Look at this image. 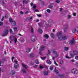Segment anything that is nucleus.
I'll return each instance as SVG.
<instances>
[{
    "mask_svg": "<svg viewBox=\"0 0 78 78\" xmlns=\"http://www.w3.org/2000/svg\"><path fill=\"white\" fill-rule=\"evenodd\" d=\"M62 32L61 31L60 32H58L57 34V36L58 37L59 41H62V39L64 40H67V37L66 35L63 36L62 37Z\"/></svg>",
    "mask_w": 78,
    "mask_h": 78,
    "instance_id": "1",
    "label": "nucleus"
},
{
    "mask_svg": "<svg viewBox=\"0 0 78 78\" xmlns=\"http://www.w3.org/2000/svg\"><path fill=\"white\" fill-rule=\"evenodd\" d=\"M9 21L11 23H12L13 26H16V22L15 21H12V19L11 18H9Z\"/></svg>",
    "mask_w": 78,
    "mask_h": 78,
    "instance_id": "2",
    "label": "nucleus"
},
{
    "mask_svg": "<svg viewBox=\"0 0 78 78\" xmlns=\"http://www.w3.org/2000/svg\"><path fill=\"white\" fill-rule=\"evenodd\" d=\"M14 62L15 63V64L14 65V67L16 69V68H18L19 67V65H18V61H17V60H15L14 61Z\"/></svg>",
    "mask_w": 78,
    "mask_h": 78,
    "instance_id": "3",
    "label": "nucleus"
},
{
    "mask_svg": "<svg viewBox=\"0 0 78 78\" xmlns=\"http://www.w3.org/2000/svg\"><path fill=\"white\" fill-rule=\"evenodd\" d=\"M31 40L32 42H35L36 40V36L35 35H32Z\"/></svg>",
    "mask_w": 78,
    "mask_h": 78,
    "instance_id": "4",
    "label": "nucleus"
},
{
    "mask_svg": "<svg viewBox=\"0 0 78 78\" xmlns=\"http://www.w3.org/2000/svg\"><path fill=\"white\" fill-rule=\"evenodd\" d=\"M71 72L73 73V74H76L78 72V71H77V69H73L71 70Z\"/></svg>",
    "mask_w": 78,
    "mask_h": 78,
    "instance_id": "5",
    "label": "nucleus"
},
{
    "mask_svg": "<svg viewBox=\"0 0 78 78\" xmlns=\"http://www.w3.org/2000/svg\"><path fill=\"white\" fill-rule=\"evenodd\" d=\"M8 30L7 29H6L5 30L4 32V33L3 34H2V36H5L6 35H8Z\"/></svg>",
    "mask_w": 78,
    "mask_h": 78,
    "instance_id": "6",
    "label": "nucleus"
},
{
    "mask_svg": "<svg viewBox=\"0 0 78 78\" xmlns=\"http://www.w3.org/2000/svg\"><path fill=\"white\" fill-rule=\"evenodd\" d=\"M78 32V27H76L73 30L72 33H75Z\"/></svg>",
    "mask_w": 78,
    "mask_h": 78,
    "instance_id": "7",
    "label": "nucleus"
},
{
    "mask_svg": "<svg viewBox=\"0 0 78 78\" xmlns=\"http://www.w3.org/2000/svg\"><path fill=\"white\" fill-rule=\"evenodd\" d=\"M75 39L74 38H73L72 40L70 41L69 44L72 45H73V44H74V43L75 42Z\"/></svg>",
    "mask_w": 78,
    "mask_h": 78,
    "instance_id": "8",
    "label": "nucleus"
},
{
    "mask_svg": "<svg viewBox=\"0 0 78 78\" xmlns=\"http://www.w3.org/2000/svg\"><path fill=\"white\" fill-rule=\"evenodd\" d=\"M45 49V47L44 46H41L40 49V51H43Z\"/></svg>",
    "mask_w": 78,
    "mask_h": 78,
    "instance_id": "9",
    "label": "nucleus"
},
{
    "mask_svg": "<svg viewBox=\"0 0 78 78\" xmlns=\"http://www.w3.org/2000/svg\"><path fill=\"white\" fill-rule=\"evenodd\" d=\"M29 0H24L23 1V5L24 4H28V3Z\"/></svg>",
    "mask_w": 78,
    "mask_h": 78,
    "instance_id": "10",
    "label": "nucleus"
},
{
    "mask_svg": "<svg viewBox=\"0 0 78 78\" xmlns=\"http://www.w3.org/2000/svg\"><path fill=\"white\" fill-rule=\"evenodd\" d=\"M73 53L74 55H78V52L76 51H73Z\"/></svg>",
    "mask_w": 78,
    "mask_h": 78,
    "instance_id": "11",
    "label": "nucleus"
},
{
    "mask_svg": "<svg viewBox=\"0 0 78 78\" xmlns=\"http://www.w3.org/2000/svg\"><path fill=\"white\" fill-rule=\"evenodd\" d=\"M22 66L23 67L25 68V69H26V70H28V69H27V65H25V64H23V63L22 64Z\"/></svg>",
    "mask_w": 78,
    "mask_h": 78,
    "instance_id": "12",
    "label": "nucleus"
},
{
    "mask_svg": "<svg viewBox=\"0 0 78 78\" xmlns=\"http://www.w3.org/2000/svg\"><path fill=\"white\" fill-rule=\"evenodd\" d=\"M10 74L12 75H14L15 74V71L13 70L11 71L10 73Z\"/></svg>",
    "mask_w": 78,
    "mask_h": 78,
    "instance_id": "13",
    "label": "nucleus"
},
{
    "mask_svg": "<svg viewBox=\"0 0 78 78\" xmlns=\"http://www.w3.org/2000/svg\"><path fill=\"white\" fill-rule=\"evenodd\" d=\"M53 53L55 54L56 57H58V53L55 51H53Z\"/></svg>",
    "mask_w": 78,
    "mask_h": 78,
    "instance_id": "14",
    "label": "nucleus"
},
{
    "mask_svg": "<svg viewBox=\"0 0 78 78\" xmlns=\"http://www.w3.org/2000/svg\"><path fill=\"white\" fill-rule=\"evenodd\" d=\"M44 75H47L48 74V71H45L44 72Z\"/></svg>",
    "mask_w": 78,
    "mask_h": 78,
    "instance_id": "15",
    "label": "nucleus"
},
{
    "mask_svg": "<svg viewBox=\"0 0 78 78\" xmlns=\"http://www.w3.org/2000/svg\"><path fill=\"white\" fill-rule=\"evenodd\" d=\"M31 49H30L29 48H27L26 50V52L27 53H29V52H30V51H31Z\"/></svg>",
    "mask_w": 78,
    "mask_h": 78,
    "instance_id": "16",
    "label": "nucleus"
},
{
    "mask_svg": "<svg viewBox=\"0 0 78 78\" xmlns=\"http://www.w3.org/2000/svg\"><path fill=\"white\" fill-rule=\"evenodd\" d=\"M14 39H15V37L14 36H12L10 37V39L11 41H14Z\"/></svg>",
    "mask_w": 78,
    "mask_h": 78,
    "instance_id": "17",
    "label": "nucleus"
},
{
    "mask_svg": "<svg viewBox=\"0 0 78 78\" xmlns=\"http://www.w3.org/2000/svg\"><path fill=\"white\" fill-rule=\"evenodd\" d=\"M68 28H69V27H68V25L67 24L66 27L64 29V32H65H65H66V31H67V30L66 29H67Z\"/></svg>",
    "mask_w": 78,
    "mask_h": 78,
    "instance_id": "18",
    "label": "nucleus"
},
{
    "mask_svg": "<svg viewBox=\"0 0 78 78\" xmlns=\"http://www.w3.org/2000/svg\"><path fill=\"white\" fill-rule=\"evenodd\" d=\"M29 56L30 57V58H33V57H34V54L33 53L30 54Z\"/></svg>",
    "mask_w": 78,
    "mask_h": 78,
    "instance_id": "19",
    "label": "nucleus"
},
{
    "mask_svg": "<svg viewBox=\"0 0 78 78\" xmlns=\"http://www.w3.org/2000/svg\"><path fill=\"white\" fill-rule=\"evenodd\" d=\"M46 62H47V64H51V61H50V60H47Z\"/></svg>",
    "mask_w": 78,
    "mask_h": 78,
    "instance_id": "20",
    "label": "nucleus"
},
{
    "mask_svg": "<svg viewBox=\"0 0 78 78\" xmlns=\"http://www.w3.org/2000/svg\"><path fill=\"white\" fill-rule=\"evenodd\" d=\"M50 36L51 37H52L53 39L55 38V35H54V34H53V33H52L50 35Z\"/></svg>",
    "mask_w": 78,
    "mask_h": 78,
    "instance_id": "21",
    "label": "nucleus"
},
{
    "mask_svg": "<svg viewBox=\"0 0 78 78\" xmlns=\"http://www.w3.org/2000/svg\"><path fill=\"white\" fill-rule=\"evenodd\" d=\"M13 28L14 29V31H17V28L16 27H13Z\"/></svg>",
    "mask_w": 78,
    "mask_h": 78,
    "instance_id": "22",
    "label": "nucleus"
},
{
    "mask_svg": "<svg viewBox=\"0 0 78 78\" xmlns=\"http://www.w3.org/2000/svg\"><path fill=\"white\" fill-rule=\"evenodd\" d=\"M38 31H39V33H42V29L40 28V29H38Z\"/></svg>",
    "mask_w": 78,
    "mask_h": 78,
    "instance_id": "23",
    "label": "nucleus"
},
{
    "mask_svg": "<svg viewBox=\"0 0 78 78\" xmlns=\"http://www.w3.org/2000/svg\"><path fill=\"white\" fill-rule=\"evenodd\" d=\"M58 76H59L60 78H61V77L64 76V75L63 74L61 75V74H59L58 75Z\"/></svg>",
    "mask_w": 78,
    "mask_h": 78,
    "instance_id": "24",
    "label": "nucleus"
},
{
    "mask_svg": "<svg viewBox=\"0 0 78 78\" xmlns=\"http://www.w3.org/2000/svg\"><path fill=\"white\" fill-rule=\"evenodd\" d=\"M74 55H75L73 54H71L70 55V57H71L70 58H73L74 57Z\"/></svg>",
    "mask_w": 78,
    "mask_h": 78,
    "instance_id": "25",
    "label": "nucleus"
},
{
    "mask_svg": "<svg viewBox=\"0 0 78 78\" xmlns=\"http://www.w3.org/2000/svg\"><path fill=\"white\" fill-rule=\"evenodd\" d=\"M0 3L1 5H2L4 3V2H3V0H0Z\"/></svg>",
    "mask_w": 78,
    "mask_h": 78,
    "instance_id": "26",
    "label": "nucleus"
},
{
    "mask_svg": "<svg viewBox=\"0 0 78 78\" xmlns=\"http://www.w3.org/2000/svg\"><path fill=\"white\" fill-rule=\"evenodd\" d=\"M44 37H45V38H47V39H48L49 37H48V36L47 34L45 35Z\"/></svg>",
    "mask_w": 78,
    "mask_h": 78,
    "instance_id": "27",
    "label": "nucleus"
},
{
    "mask_svg": "<svg viewBox=\"0 0 78 78\" xmlns=\"http://www.w3.org/2000/svg\"><path fill=\"white\" fill-rule=\"evenodd\" d=\"M64 50L66 51H67L69 50V48L68 47H65L64 48Z\"/></svg>",
    "mask_w": 78,
    "mask_h": 78,
    "instance_id": "28",
    "label": "nucleus"
},
{
    "mask_svg": "<svg viewBox=\"0 0 78 78\" xmlns=\"http://www.w3.org/2000/svg\"><path fill=\"white\" fill-rule=\"evenodd\" d=\"M53 6L52 5H50L48 6V8H52Z\"/></svg>",
    "mask_w": 78,
    "mask_h": 78,
    "instance_id": "29",
    "label": "nucleus"
},
{
    "mask_svg": "<svg viewBox=\"0 0 78 78\" xmlns=\"http://www.w3.org/2000/svg\"><path fill=\"white\" fill-rule=\"evenodd\" d=\"M35 63L37 64H39V61L37 59L36 60H35Z\"/></svg>",
    "mask_w": 78,
    "mask_h": 78,
    "instance_id": "30",
    "label": "nucleus"
},
{
    "mask_svg": "<svg viewBox=\"0 0 78 78\" xmlns=\"http://www.w3.org/2000/svg\"><path fill=\"white\" fill-rule=\"evenodd\" d=\"M31 32L32 33H34V29H33V27L31 28Z\"/></svg>",
    "mask_w": 78,
    "mask_h": 78,
    "instance_id": "31",
    "label": "nucleus"
},
{
    "mask_svg": "<svg viewBox=\"0 0 78 78\" xmlns=\"http://www.w3.org/2000/svg\"><path fill=\"white\" fill-rule=\"evenodd\" d=\"M46 11L47 12H48V13H50V12H51V10H50L49 9H47L46 10Z\"/></svg>",
    "mask_w": 78,
    "mask_h": 78,
    "instance_id": "32",
    "label": "nucleus"
},
{
    "mask_svg": "<svg viewBox=\"0 0 78 78\" xmlns=\"http://www.w3.org/2000/svg\"><path fill=\"white\" fill-rule=\"evenodd\" d=\"M54 72L56 73H59V71H58V70H56V69H55Z\"/></svg>",
    "mask_w": 78,
    "mask_h": 78,
    "instance_id": "33",
    "label": "nucleus"
},
{
    "mask_svg": "<svg viewBox=\"0 0 78 78\" xmlns=\"http://www.w3.org/2000/svg\"><path fill=\"white\" fill-rule=\"evenodd\" d=\"M22 72H23V73H27V72L25 71V69H22Z\"/></svg>",
    "mask_w": 78,
    "mask_h": 78,
    "instance_id": "34",
    "label": "nucleus"
},
{
    "mask_svg": "<svg viewBox=\"0 0 78 78\" xmlns=\"http://www.w3.org/2000/svg\"><path fill=\"white\" fill-rule=\"evenodd\" d=\"M33 9H35L36 8V6L35 5H34L33 7H32Z\"/></svg>",
    "mask_w": 78,
    "mask_h": 78,
    "instance_id": "35",
    "label": "nucleus"
},
{
    "mask_svg": "<svg viewBox=\"0 0 78 78\" xmlns=\"http://www.w3.org/2000/svg\"><path fill=\"white\" fill-rule=\"evenodd\" d=\"M38 25L40 27H42V23H38Z\"/></svg>",
    "mask_w": 78,
    "mask_h": 78,
    "instance_id": "36",
    "label": "nucleus"
},
{
    "mask_svg": "<svg viewBox=\"0 0 78 78\" xmlns=\"http://www.w3.org/2000/svg\"><path fill=\"white\" fill-rule=\"evenodd\" d=\"M3 25V22H0V26H2Z\"/></svg>",
    "mask_w": 78,
    "mask_h": 78,
    "instance_id": "37",
    "label": "nucleus"
},
{
    "mask_svg": "<svg viewBox=\"0 0 78 78\" xmlns=\"http://www.w3.org/2000/svg\"><path fill=\"white\" fill-rule=\"evenodd\" d=\"M55 2L57 3H59L60 2V1H59V0H56Z\"/></svg>",
    "mask_w": 78,
    "mask_h": 78,
    "instance_id": "38",
    "label": "nucleus"
},
{
    "mask_svg": "<svg viewBox=\"0 0 78 78\" xmlns=\"http://www.w3.org/2000/svg\"><path fill=\"white\" fill-rule=\"evenodd\" d=\"M48 23H52V20H50L48 22Z\"/></svg>",
    "mask_w": 78,
    "mask_h": 78,
    "instance_id": "39",
    "label": "nucleus"
},
{
    "mask_svg": "<svg viewBox=\"0 0 78 78\" xmlns=\"http://www.w3.org/2000/svg\"><path fill=\"white\" fill-rule=\"evenodd\" d=\"M75 59H76V60H78V56H75Z\"/></svg>",
    "mask_w": 78,
    "mask_h": 78,
    "instance_id": "40",
    "label": "nucleus"
},
{
    "mask_svg": "<svg viewBox=\"0 0 78 78\" xmlns=\"http://www.w3.org/2000/svg\"><path fill=\"white\" fill-rule=\"evenodd\" d=\"M15 43H16L17 42V38H15V39L14 40Z\"/></svg>",
    "mask_w": 78,
    "mask_h": 78,
    "instance_id": "41",
    "label": "nucleus"
},
{
    "mask_svg": "<svg viewBox=\"0 0 78 78\" xmlns=\"http://www.w3.org/2000/svg\"><path fill=\"white\" fill-rule=\"evenodd\" d=\"M40 51L39 52V54L41 55H42V51Z\"/></svg>",
    "mask_w": 78,
    "mask_h": 78,
    "instance_id": "42",
    "label": "nucleus"
},
{
    "mask_svg": "<svg viewBox=\"0 0 78 78\" xmlns=\"http://www.w3.org/2000/svg\"><path fill=\"white\" fill-rule=\"evenodd\" d=\"M2 61L4 62V61H5V60H6V58H3L2 59Z\"/></svg>",
    "mask_w": 78,
    "mask_h": 78,
    "instance_id": "43",
    "label": "nucleus"
},
{
    "mask_svg": "<svg viewBox=\"0 0 78 78\" xmlns=\"http://www.w3.org/2000/svg\"><path fill=\"white\" fill-rule=\"evenodd\" d=\"M54 63L57 66H58V64L56 63V62L55 61L54 62Z\"/></svg>",
    "mask_w": 78,
    "mask_h": 78,
    "instance_id": "44",
    "label": "nucleus"
},
{
    "mask_svg": "<svg viewBox=\"0 0 78 78\" xmlns=\"http://www.w3.org/2000/svg\"><path fill=\"white\" fill-rule=\"evenodd\" d=\"M50 70H53V67L52 66H51L50 67Z\"/></svg>",
    "mask_w": 78,
    "mask_h": 78,
    "instance_id": "45",
    "label": "nucleus"
},
{
    "mask_svg": "<svg viewBox=\"0 0 78 78\" xmlns=\"http://www.w3.org/2000/svg\"><path fill=\"white\" fill-rule=\"evenodd\" d=\"M37 16H38V17H41L42 16L41 14L39 15L37 14Z\"/></svg>",
    "mask_w": 78,
    "mask_h": 78,
    "instance_id": "46",
    "label": "nucleus"
},
{
    "mask_svg": "<svg viewBox=\"0 0 78 78\" xmlns=\"http://www.w3.org/2000/svg\"><path fill=\"white\" fill-rule=\"evenodd\" d=\"M60 63L61 64H63V61L62 60H61L60 61Z\"/></svg>",
    "mask_w": 78,
    "mask_h": 78,
    "instance_id": "47",
    "label": "nucleus"
},
{
    "mask_svg": "<svg viewBox=\"0 0 78 78\" xmlns=\"http://www.w3.org/2000/svg\"><path fill=\"white\" fill-rule=\"evenodd\" d=\"M66 58H67V59H71V58L69 57H68L67 56H66Z\"/></svg>",
    "mask_w": 78,
    "mask_h": 78,
    "instance_id": "48",
    "label": "nucleus"
},
{
    "mask_svg": "<svg viewBox=\"0 0 78 78\" xmlns=\"http://www.w3.org/2000/svg\"><path fill=\"white\" fill-rule=\"evenodd\" d=\"M10 33H12L13 32H12V30L11 29H10Z\"/></svg>",
    "mask_w": 78,
    "mask_h": 78,
    "instance_id": "49",
    "label": "nucleus"
},
{
    "mask_svg": "<svg viewBox=\"0 0 78 78\" xmlns=\"http://www.w3.org/2000/svg\"><path fill=\"white\" fill-rule=\"evenodd\" d=\"M40 69H42L43 68H44V67L42 66H40Z\"/></svg>",
    "mask_w": 78,
    "mask_h": 78,
    "instance_id": "50",
    "label": "nucleus"
},
{
    "mask_svg": "<svg viewBox=\"0 0 78 78\" xmlns=\"http://www.w3.org/2000/svg\"><path fill=\"white\" fill-rule=\"evenodd\" d=\"M28 12H28V11H26L25 12V14H28Z\"/></svg>",
    "mask_w": 78,
    "mask_h": 78,
    "instance_id": "51",
    "label": "nucleus"
},
{
    "mask_svg": "<svg viewBox=\"0 0 78 78\" xmlns=\"http://www.w3.org/2000/svg\"><path fill=\"white\" fill-rule=\"evenodd\" d=\"M45 58V57H41V59H43V60H44V59Z\"/></svg>",
    "mask_w": 78,
    "mask_h": 78,
    "instance_id": "52",
    "label": "nucleus"
},
{
    "mask_svg": "<svg viewBox=\"0 0 78 78\" xmlns=\"http://www.w3.org/2000/svg\"><path fill=\"white\" fill-rule=\"evenodd\" d=\"M73 15L74 16H76V14L75 13H73Z\"/></svg>",
    "mask_w": 78,
    "mask_h": 78,
    "instance_id": "53",
    "label": "nucleus"
},
{
    "mask_svg": "<svg viewBox=\"0 0 78 78\" xmlns=\"http://www.w3.org/2000/svg\"><path fill=\"white\" fill-rule=\"evenodd\" d=\"M3 20H4V17L3 16L2 19H1V21H3Z\"/></svg>",
    "mask_w": 78,
    "mask_h": 78,
    "instance_id": "54",
    "label": "nucleus"
},
{
    "mask_svg": "<svg viewBox=\"0 0 78 78\" xmlns=\"http://www.w3.org/2000/svg\"><path fill=\"white\" fill-rule=\"evenodd\" d=\"M35 12H39V10L37 9H35Z\"/></svg>",
    "mask_w": 78,
    "mask_h": 78,
    "instance_id": "55",
    "label": "nucleus"
},
{
    "mask_svg": "<svg viewBox=\"0 0 78 78\" xmlns=\"http://www.w3.org/2000/svg\"><path fill=\"white\" fill-rule=\"evenodd\" d=\"M50 51L49 50H48V54L49 55V54H50Z\"/></svg>",
    "mask_w": 78,
    "mask_h": 78,
    "instance_id": "56",
    "label": "nucleus"
},
{
    "mask_svg": "<svg viewBox=\"0 0 78 78\" xmlns=\"http://www.w3.org/2000/svg\"><path fill=\"white\" fill-rule=\"evenodd\" d=\"M20 13L21 14H23V12L22 11H20Z\"/></svg>",
    "mask_w": 78,
    "mask_h": 78,
    "instance_id": "57",
    "label": "nucleus"
},
{
    "mask_svg": "<svg viewBox=\"0 0 78 78\" xmlns=\"http://www.w3.org/2000/svg\"><path fill=\"white\" fill-rule=\"evenodd\" d=\"M30 5H31V6H33V2L31 3H30Z\"/></svg>",
    "mask_w": 78,
    "mask_h": 78,
    "instance_id": "58",
    "label": "nucleus"
},
{
    "mask_svg": "<svg viewBox=\"0 0 78 78\" xmlns=\"http://www.w3.org/2000/svg\"><path fill=\"white\" fill-rule=\"evenodd\" d=\"M70 15H68V19H70Z\"/></svg>",
    "mask_w": 78,
    "mask_h": 78,
    "instance_id": "59",
    "label": "nucleus"
},
{
    "mask_svg": "<svg viewBox=\"0 0 78 78\" xmlns=\"http://www.w3.org/2000/svg\"><path fill=\"white\" fill-rule=\"evenodd\" d=\"M37 67V65H35L34 66V67L36 68V67Z\"/></svg>",
    "mask_w": 78,
    "mask_h": 78,
    "instance_id": "60",
    "label": "nucleus"
},
{
    "mask_svg": "<svg viewBox=\"0 0 78 78\" xmlns=\"http://www.w3.org/2000/svg\"><path fill=\"white\" fill-rule=\"evenodd\" d=\"M36 22H39V20H37Z\"/></svg>",
    "mask_w": 78,
    "mask_h": 78,
    "instance_id": "61",
    "label": "nucleus"
},
{
    "mask_svg": "<svg viewBox=\"0 0 78 78\" xmlns=\"http://www.w3.org/2000/svg\"><path fill=\"white\" fill-rule=\"evenodd\" d=\"M4 52L5 55H6V51H5Z\"/></svg>",
    "mask_w": 78,
    "mask_h": 78,
    "instance_id": "62",
    "label": "nucleus"
},
{
    "mask_svg": "<svg viewBox=\"0 0 78 78\" xmlns=\"http://www.w3.org/2000/svg\"><path fill=\"white\" fill-rule=\"evenodd\" d=\"M0 66H2V62L1 61H0Z\"/></svg>",
    "mask_w": 78,
    "mask_h": 78,
    "instance_id": "63",
    "label": "nucleus"
},
{
    "mask_svg": "<svg viewBox=\"0 0 78 78\" xmlns=\"http://www.w3.org/2000/svg\"><path fill=\"white\" fill-rule=\"evenodd\" d=\"M55 58L54 57H53V58H52V59L53 60H55Z\"/></svg>",
    "mask_w": 78,
    "mask_h": 78,
    "instance_id": "64",
    "label": "nucleus"
}]
</instances>
